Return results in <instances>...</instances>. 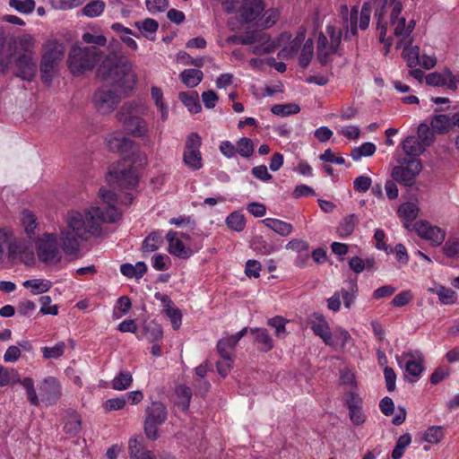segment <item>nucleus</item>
I'll list each match as a JSON object with an SVG mask.
<instances>
[{
  "instance_id": "nucleus-58",
  "label": "nucleus",
  "mask_w": 459,
  "mask_h": 459,
  "mask_svg": "<svg viewBox=\"0 0 459 459\" xmlns=\"http://www.w3.org/2000/svg\"><path fill=\"white\" fill-rule=\"evenodd\" d=\"M314 55V44L311 39H308L303 46L299 56V64L302 67H307Z\"/></svg>"
},
{
  "instance_id": "nucleus-11",
  "label": "nucleus",
  "mask_w": 459,
  "mask_h": 459,
  "mask_svg": "<svg viewBox=\"0 0 459 459\" xmlns=\"http://www.w3.org/2000/svg\"><path fill=\"white\" fill-rule=\"evenodd\" d=\"M403 8L402 2L394 1L390 12V23L394 29V34L396 38L400 39L396 46L397 48H402L403 41H408L411 39V35L415 28V22L413 20L407 22L405 17L401 16Z\"/></svg>"
},
{
  "instance_id": "nucleus-6",
  "label": "nucleus",
  "mask_w": 459,
  "mask_h": 459,
  "mask_svg": "<svg viewBox=\"0 0 459 459\" xmlns=\"http://www.w3.org/2000/svg\"><path fill=\"white\" fill-rule=\"evenodd\" d=\"M4 259L14 262L18 259L33 260V252L29 248L26 241L19 238L14 230L9 227H0V263Z\"/></svg>"
},
{
  "instance_id": "nucleus-53",
  "label": "nucleus",
  "mask_w": 459,
  "mask_h": 459,
  "mask_svg": "<svg viewBox=\"0 0 459 459\" xmlns=\"http://www.w3.org/2000/svg\"><path fill=\"white\" fill-rule=\"evenodd\" d=\"M82 43L91 44L94 47H103L107 44V38L95 31H87L82 35Z\"/></svg>"
},
{
  "instance_id": "nucleus-12",
  "label": "nucleus",
  "mask_w": 459,
  "mask_h": 459,
  "mask_svg": "<svg viewBox=\"0 0 459 459\" xmlns=\"http://www.w3.org/2000/svg\"><path fill=\"white\" fill-rule=\"evenodd\" d=\"M399 162L400 165L392 170V178L404 186H413L422 170L421 161L419 159H403Z\"/></svg>"
},
{
  "instance_id": "nucleus-64",
  "label": "nucleus",
  "mask_w": 459,
  "mask_h": 459,
  "mask_svg": "<svg viewBox=\"0 0 459 459\" xmlns=\"http://www.w3.org/2000/svg\"><path fill=\"white\" fill-rule=\"evenodd\" d=\"M443 252L450 258L459 256V239L449 238L443 247Z\"/></svg>"
},
{
  "instance_id": "nucleus-5",
  "label": "nucleus",
  "mask_w": 459,
  "mask_h": 459,
  "mask_svg": "<svg viewBox=\"0 0 459 459\" xmlns=\"http://www.w3.org/2000/svg\"><path fill=\"white\" fill-rule=\"evenodd\" d=\"M103 58V52L97 47L75 42L69 50L67 65L73 75H82L91 71Z\"/></svg>"
},
{
  "instance_id": "nucleus-62",
  "label": "nucleus",
  "mask_w": 459,
  "mask_h": 459,
  "mask_svg": "<svg viewBox=\"0 0 459 459\" xmlns=\"http://www.w3.org/2000/svg\"><path fill=\"white\" fill-rule=\"evenodd\" d=\"M52 299L50 296H41L39 298L40 313L43 315L56 316L58 314L57 305H51Z\"/></svg>"
},
{
  "instance_id": "nucleus-35",
  "label": "nucleus",
  "mask_w": 459,
  "mask_h": 459,
  "mask_svg": "<svg viewBox=\"0 0 459 459\" xmlns=\"http://www.w3.org/2000/svg\"><path fill=\"white\" fill-rule=\"evenodd\" d=\"M151 96L154 104L160 113V119L165 122L169 118V107L164 101L162 90L157 86H152L151 89Z\"/></svg>"
},
{
  "instance_id": "nucleus-57",
  "label": "nucleus",
  "mask_w": 459,
  "mask_h": 459,
  "mask_svg": "<svg viewBox=\"0 0 459 459\" xmlns=\"http://www.w3.org/2000/svg\"><path fill=\"white\" fill-rule=\"evenodd\" d=\"M286 323L287 320L282 316H274L270 318L267 324L275 329V335L277 338L282 339L286 336Z\"/></svg>"
},
{
  "instance_id": "nucleus-56",
  "label": "nucleus",
  "mask_w": 459,
  "mask_h": 459,
  "mask_svg": "<svg viewBox=\"0 0 459 459\" xmlns=\"http://www.w3.org/2000/svg\"><path fill=\"white\" fill-rule=\"evenodd\" d=\"M450 122L449 116L437 115L432 118L430 125L435 131L443 134L450 130Z\"/></svg>"
},
{
  "instance_id": "nucleus-10",
  "label": "nucleus",
  "mask_w": 459,
  "mask_h": 459,
  "mask_svg": "<svg viewBox=\"0 0 459 459\" xmlns=\"http://www.w3.org/2000/svg\"><path fill=\"white\" fill-rule=\"evenodd\" d=\"M168 418L166 406L158 401L152 402L145 409L144 433L149 439L155 440L159 437V426Z\"/></svg>"
},
{
  "instance_id": "nucleus-7",
  "label": "nucleus",
  "mask_w": 459,
  "mask_h": 459,
  "mask_svg": "<svg viewBox=\"0 0 459 459\" xmlns=\"http://www.w3.org/2000/svg\"><path fill=\"white\" fill-rule=\"evenodd\" d=\"M131 165L129 168L118 169L116 166H112L108 174V183L115 187L120 186L123 188H134L138 184V175L136 169L143 167L147 164V157L145 154L140 152H132Z\"/></svg>"
},
{
  "instance_id": "nucleus-22",
  "label": "nucleus",
  "mask_w": 459,
  "mask_h": 459,
  "mask_svg": "<svg viewBox=\"0 0 459 459\" xmlns=\"http://www.w3.org/2000/svg\"><path fill=\"white\" fill-rule=\"evenodd\" d=\"M264 10L263 0H245L241 4L238 13L241 21L244 22H257L260 14Z\"/></svg>"
},
{
  "instance_id": "nucleus-18",
  "label": "nucleus",
  "mask_w": 459,
  "mask_h": 459,
  "mask_svg": "<svg viewBox=\"0 0 459 459\" xmlns=\"http://www.w3.org/2000/svg\"><path fill=\"white\" fill-rule=\"evenodd\" d=\"M182 238H188V236L172 230H169L166 234L168 251L180 259H187L193 255V250L183 243Z\"/></svg>"
},
{
  "instance_id": "nucleus-36",
  "label": "nucleus",
  "mask_w": 459,
  "mask_h": 459,
  "mask_svg": "<svg viewBox=\"0 0 459 459\" xmlns=\"http://www.w3.org/2000/svg\"><path fill=\"white\" fill-rule=\"evenodd\" d=\"M376 261L373 257H367L366 259H363L359 256H353L349 260V266L351 270L357 274L362 273L365 270H373Z\"/></svg>"
},
{
  "instance_id": "nucleus-61",
  "label": "nucleus",
  "mask_w": 459,
  "mask_h": 459,
  "mask_svg": "<svg viewBox=\"0 0 459 459\" xmlns=\"http://www.w3.org/2000/svg\"><path fill=\"white\" fill-rule=\"evenodd\" d=\"M418 140L427 148L434 141L433 133L426 124H420L418 126Z\"/></svg>"
},
{
  "instance_id": "nucleus-23",
  "label": "nucleus",
  "mask_w": 459,
  "mask_h": 459,
  "mask_svg": "<svg viewBox=\"0 0 459 459\" xmlns=\"http://www.w3.org/2000/svg\"><path fill=\"white\" fill-rule=\"evenodd\" d=\"M107 146L110 152H118L122 155L128 152L134 146V142L116 132L108 135Z\"/></svg>"
},
{
  "instance_id": "nucleus-34",
  "label": "nucleus",
  "mask_w": 459,
  "mask_h": 459,
  "mask_svg": "<svg viewBox=\"0 0 459 459\" xmlns=\"http://www.w3.org/2000/svg\"><path fill=\"white\" fill-rule=\"evenodd\" d=\"M22 286L30 290L32 295L46 293L52 287V282L47 279H31L22 282Z\"/></svg>"
},
{
  "instance_id": "nucleus-27",
  "label": "nucleus",
  "mask_w": 459,
  "mask_h": 459,
  "mask_svg": "<svg viewBox=\"0 0 459 459\" xmlns=\"http://www.w3.org/2000/svg\"><path fill=\"white\" fill-rule=\"evenodd\" d=\"M134 26L139 30V37L143 36L150 40H154L155 34L159 28V23L154 19L146 18L144 20L135 22Z\"/></svg>"
},
{
  "instance_id": "nucleus-42",
  "label": "nucleus",
  "mask_w": 459,
  "mask_h": 459,
  "mask_svg": "<svg viewBox=\"0 0 459 459\" xmlns=\"http://www.w3.org/2000/svg\"><path fill=\"white\" fill-rule=\"evenodd\" d=\"M429 291L437 295L439 301L445 305L454 304L457 300V294L455 290L444 286H438L435 290L430 289Z\"/></svg>"
},
{
  "instance_id": "nucleus-26",
  "label": "nucleus",
  "mask_w": 459,
  "mask_h": 459,
  "mask_svg": "<svg viewBox=\"0 0 459 459\" xmlns=\"http://www.w3.org/2000/svg\"><path fill=\"white\" fill-rule=\"evenodd\" d=\"M35 40L30 35H23L14 42V56H35Z\"/></svg>"
},
{
  "instance_id": "nucleus-28",
  "label": "nucleus",
  "mask_w": 459,
  "mask_h": 459,
  "mask_svg": "<svg viewBox=\"0 0 459 459\" xmlns=\"http://www.w3.org/2000/svg\"><path fill=\"white\" fill-rule=\"evenodd\" d=\"M403 57L411 68L416 67L420 64V49L417 46L411 45V39L402 43Z\"/></svg>"
},
{
  "instance_id": "nucleus-29",
  "label": "nucleus",
  "mask_w": 459,
  "mask_h": 459,
  "mask_svg": "<svg viewBox=\"0 0 459 459\" xmlns=\"http://www.w3.org/2000/svg\"><path fill=\"white\" fill-rule=\"evenodd\" d=\"M262 223L268 229L282 237L289 236L293 231V226L290 223L285 222L279 219L265 218L262 221Z\"/></svg>"
},
{
  "instance_id": "nucleus-43",
  "label": "nucleus",
  "mask_w": 459,
  "mask_h": 459,
  "mask_svg": "<svg viewBox=\"0 0 459 459\" xmlns=\"http://www.w3.org/2000/svg\"><path fill=\"white\" fill-rule=\"evenodd\" d=\"M273 49L274 44L269 40L268 35L266 33H261L258 42L252 48V53L255 55H264L273 52Z\"/></svg>"
},
{
  "instance_id": "nucleus-54",
  "label": "nucleus",
  "mask_w": 459,
  "mask_h": 459,
  "mask_svg": "<svg viewBox=\"0 0 459 459\" xmlns=\"http://www.w3.org/2000/svg\"><path fill=\"white\" fill-rule=\"evenodd\" d=\"M65 343L64 342H58L52 347H43L41 349L44 359H58L64 355L65 350Z\"/></svg>"
},
{
  "instance_id": "nucleus-63",
  "label": "nucleus",
  "mask_w": 459,
  "mask_h": 459,
  "mask_svg": "<svg viewBox=\"0 0 459 459\" xmlns=\"http://www.w3.org/2000/svg\"><path fill=\"white\" fill-rule=\"evenodd\" d=\"M351 339V334L344 329H338L333 334V344L332 347H344Z\"/></svg>"
},
{
  "instance_id": "nucleus-48",
  "label": "nucleus",
  "mask_w": 459,
  "mask_h": 459,
  "mask_svg": "<svg viewBox=\"0 0 459 459\" xmlns=\"http://www.w3.org/2000/svg\"><path fill=\"white\" fill-rule=\"evenodd\" d=\"M105 7L106 4L102 0H94L88 3L82 8V13L87 17L95 18L100 16L104 12Z\"/></svg>"
},
{
  "instance_id": "nucleus-32",
  "label": "nucleus",
  "mask_w": 459,
  "mask_h": 459,
  "mask_svg": "<svg viewBox=\"0 0 459 459\" xmlns=\"http://www.w3.org/2000/svg\"><path fill=\"white\" fill-rule=\"evenodd\" d=\"M179 78L187 88H195L202 82L204 73L199 69L187 68L180 73Z\"/></svg>"
},
{
  "instance_id": "nucleus-19",
  "label": "nucleus",
  "mask_w": 459,
  "mask_h": 459,
  "mask_svg": "<svg viewBox=\"0 0 459 459\" xmlns=\"http://www.w3.org/2000/svg\"><path fill=\"white\" fill-rule=\"evenodd\" d=\"M14 74L24 81H32L37 74L35 56H14Z\"/></svg>"
},
{
  "instance_id": "nucleus-45",
  "label": "nucleus",
  "mask_w": 459,
  "mask_h": 459,
  "mask_svg": "<svg viewBox=\"0 0 459 459\" xmlns=\"http://www.w3.org/2000/svg\"><path fill=\"white\" fill-rule=\"evenodd\" d=\"M238 342H233L231 335L221 339L217 343V351L222 359L232 358V351Z\"/></svg>"
},
{
  "instance_id": "nucleus-55",
  "label": "nucleus",
  "mask_w": 459,
  "mask_h": 459,
  "mask_svg": "<svg viewBox=\"0 0 459 459\" xmlns=\"http://www.w3.org/2000/svg\"><path fill=\"white\" fill-rule=\"evenodd\" d=\"M444 436L445 429L443 427L432 426L426 430L424 440L430 444H437L444 438Z\"/></svg>"
},
{
  "instance_id": "nucleus-15",
  "label": "nucleus",
  "mask_w": 459,
  "mask_h": 459,
  "mask_svg": "<svg viewBox=\"0 0 459 459\" xmlns=\"http://www.w3.org/2000/svg\"><path fill=\"white\" fill-rule=\"evenodd\" d=\"M37 253L39 259L44 263H54L60 260L57 238L55 234H44L38 243Z\"/></svg>"
},
{
  "instance_id": "nucleus-44",
  "label": "nucleus",
  "mask_w": 459,
  "mask_h": 459,
  "mask_svg": "<svg viewBox=\"0 0 459 459\" xmlns=\"http://www.w3.org/2000/svg\"><path fill=\"white\" fill-rule=\"evenodd\" d=\"M280 17L278 9L270 8L266 10L264 14L257 20L255 25L262 28H269L276 23Z\"/></svg>"
},
{
  "instance_id": "nucleus-20",
  "label": "nucleus",
  "mask_w": 459,
  "mask_h": 459,
  "mask_svg": "<svg viewBox=\"0 0 459 459\" xmlns=\"http://www.w3.org/2000/svg\"><path fill=\"white\" fill-rule=\"evenodd\" d=\"M425 80L430 86L446 87L454 91L457 89V79L448 68L442 72L430 73L425 76Z\"/></svg>"
},
{
  "instance_id": "nucleus-4",
  "label": "nucleus",
  "mask_w": 459,
  "mask_h": 459,
  "mask_svg": "<svg viewBox=\"0 0 459 459\" xmlns=\"http://www.w3.org/2000/svg\"><path fill=\"white\" fill-rule=\"evenodd\" d=\"M99 74L112 83L125 90H132L136 75L129 62L121 61L116 55H108L99 67Z\"/></svg>"
},
{
  "instance_id": "nucleus-13",
  "label": "nucleus",
  "mask_w": 459,
  "mask_h": 459,
  "mask_svg": "<svg viewBox=\"0 0 459 459\" xmlns=\"http://www.w3.org/2000/svg\"><path fill=\"white\" fill-rule=\"evenodd\" d=\"M201 145L202 138L197 133H191L187 135L183 152V162L192 170H199L203 167Z\"/></svg>"
},
{
  "instance_id": "nucleus-46",
  "label": "nucleus",
  "mask_w": 459,
  "mask_h": 459,
  "mask_svg": "<svg viewBox=\"0 0 459 459\" xmlns=\"http://www.w3.org/2000/svg\"><path fill=\"white\" fill-rule=\"evenodd\" d=\"M133 383L132 375L129 372L122 371L112 380V388L117 391L126 390Z\"/></svg>"
},
{
  "instance_id": "nucleus-1",
  "label": "nucleus",
  "mask_w": 459,
  "mask_h": 459,
  "mask_svg": "<svg viewBox=\"0 0 459 459\" xmlns=\"http://www.w3.org/2000/svg\"><path fill=\"white\" fill-rule=\"evenodd\" d=\"M101 205L91 206L84 211H71L66 217L67 228L61 230V247L66 255H74L80 248L79 240L87 241L102 233L105 222H116L121 212L115 206L116 195L104 188L99 192Z\"/></svg>"
},
{
  "instance_id": "nucleus-14",
  "label": "nucleus",
  "mask_w": 459,
  "mask_h": 459,
  "mask_svg": "<svg viewBox=\"0 0 459 459\" xmlns=\"http://www.w3.org/2000/svg\"><path fill=\"white\" fill-rule=\"evenodd\" d=\"M121 100L120 96L111 89L100 88L92 95V104L100 114L112 113Z\"/></svg>"
},
{
  "instance_id": "nucleus-3",
  "label": "nucleus",
  "mask_w": 459,
  "mask_h": 459,
  "mask_svg": "<svg viewBox=\"0 0 459 459\" xmlns=\"http://www.w3.org/2000/svg\"><path fill=\"white\" fill-rule=\"evenodd\" d=\"M148 108L141 101L132 100L124 103L117 113V120L134 137L142 138L148 135L149 126L143 116Z\"/></svg>"
},
{
  "instance_id": "nucleus-33",
  "label": "nucleus",
  "mask_w": 459,
  "mask_h": 459,
  "mask_svg": "<svg viewBox=\"0 0 459 459\" xmlns=\"http://www.w3.org/2000/svg\"><path fill=\"white\" fill-rule=\"evenodd\" d=\"M21 222L29 238H35L38 235V222L36 216L31 212L24 210L22 212Z\"/></svg>"
},
{
  "instance_id": "nucleus-37",
  "label": "nucleus",
  "mask_w": 459,
  "mask_h": 459,
  "mask_svg": "<svg viewBox=\"0 0 459 459\" xmlns=\"http://www.w3.org/2000/svg\"><path fill=\"white\" fill-rule=\"evenodd\" d=\"M251 333L255 335V341L259 344L261 351H269L273 348V341L266 329L253 328Z\"/></svg>"
},
{
  "instance_id": "nucleus-41",
  "label": "nucleus",
  "mask_w": 459,
  "mask_h": 459,
  "mask_svg": "<svg viewBox=\"0 0 459 459\" xmlns=\"http://www.w3.org/2000/svg\"><path fill=\"white\" fill-rule=\"evenodd\" d=\"M377 147L373 143H364L351 150V157L354 161L361 160L363 157H370L376 152Z\"/></svg>"
},
{
  "instance_id": "nucleus-25",
  "label": "nucleus",
  "mask_w": 459,
  "mask_h": 459,
  "mask_svg": "<svg viewBox=\"0 0 459 459\" xmlns=\"http://www.w3.org/2000/svg\"><path fill=\"white\" fill-rule=\"evenodd\" d=\"M397 213L403 221V226L409 230L411 222L413 221L419 214V207L415 203H403L399 206Z\"/></svg>"
},
{
  "instance_id": "nucleus-52",
  "label": "nucleus",
  "mask_w": 459,
  "mask_h": 459,
  "mask_svg": "<svg viewBox=\"0 0 459 459\" xmlns=\"http://www.w3.org/2000/svg\"><path fill=\"white\" fill-rule=\"evenodd\" d=\"M356 225V217L354 214H351L347 217H345L341 222L337 229V232L340 237L346 238L350 236Z\"/></svg>"
},
{
  "instance_id": "nucleus-49",
  "label": "nucleus",
  "mask_w": 459,
  "mask_h": 459,
  "mask_svg": "<svg viewBox=\"0 0 459 459\" xmlns=\"http://www.w3.org/2000/svg\"><path fill=\"white\" fill-rule=\"evenodd\" d=\"M162 244V237L159 232H152L143 242V252L151 253L157 250Z\"/></svg>"
},
{
  "instance_id": "nucleus-39",
  "label": "nucleus",
  "mask_w": 459,
  "mask_h": 459,
  "mask_svg": "<svg viewBox=\"0 0 459 459\" xmlns=\"http://www.w3.org/2000/svg\"><path fill=\"white\" fill-rule=\"evenodd\" d=\"M179 100L191 113L196 114L202 109L201 104L199 102V97L196 92H180Z\"/></svg>"
},
{
  "instance_id": "nucleus-51",
  "label": "nucleus",
  "mask_w": 459,
  "mask_h": 459,
  "mask_svg": "<svg viewBox=\"0 0 459 459\" xmlns=\"http://www.w3.org/2000/svg\"><path fill=\"white\" fill-rule=\"evenodd\" d=\"M9 6L22 13H31L36 6L34 0H9Z\"/></svg>"
},
{
  "instance_id": "nucleus-9",
  "label": "nucleus",
  "mask_w": 459,
  "mask_h": 459,
  "mask_svg": "<svg viewBox=\"0 0 459 459\" xmlns=\"http://www.w3.org/2000/svg\"><path fill=\"white\" fill-rule=\"evenodd\" d=\"M342 29L338 22L328 23L325 33L320 32L317 39L316 55L321 65H326L331 56L339 50Z\"/></svg>"
},
{
  "instance_id": "nucleus-17",
  "label": "nucleus",
  "mask_w": 459,
  "mask_h": 459,
  "mask_svg": "<svg viewBox=\"0 0 459 459\" xmlns=\"http://www.w3.org/2000/svg\"><path fill=\"white\" fill-rule=\"evenodd\" d=\"M396 360L399 366L404 368L405 372L413 377H419L423 371V359L418 351L403 352L396 357Z\"/></svg>"
},
{
  "instance_id": "nucleus-16",
  "label": "nucleus",
  "mask_w": 459,
  "mask_h": 459,
  "mask_svg": "<svg viewBox=\"0 0 459 459\" xmlns=\"http://www.w3.org/2000/svg\"><path fill=\"white\" fill-rule=\"evenodd\" d=\"M414 230L420 238L429 241L434 247H439L446 239L445 229L432 225L427 221H419L414 224Z\"/></svg>"
},
{
  "instance_id": "nucleus-24",
  "label": "nucleus",
  "mask_w": 459,
  "mask_h": 459,
  "mask_svg": "<svg viewBox=\"0 0 459 459\" xmlns=\"http://www.w3.org/2000/svg\"><path fill=\"white\" fill-rule=\"evenodd\" d=\"M401 146L404 153L409 156L410 159H417V157L420 156L426 150L424 144L415 136L406 137L402 142Z\"/></svg>"
},
{
  "instance_id": "nucleus-60",
  "label": "nucleus",
  "mask_w": 459,
  "mask_h": 459,
  "mask_svg": "<svg viewBox=\"0 0 459 459\" xmlns=\"http://www.w3.org/2000/svg\"><path fill=\"white\" fill-rule=\"evenodd\" d=\"M82 428V421L80 416L76 413H73L68 421L65 424L64 429L65 433L74 436L78 434Z\"/></svg>"
},
{
  "instance_id": "nucleus-38",
  "label": "nucleus",
  "mask_w": 459,
  "mask_h": 459,
  "mask_svg": "<svg viewBox=\"0 0 459 459\" xmlns=\"http://www.w3.org/2000/svg\"><path fill=\"white\" fill-rule=\"evenodd\" d=\"M176 404L182 411H187L190 405L192 391L188 386L179 385L176 387Z\"/></svg>"
},
{
  "instance_id": "nucleus-59",
  "label": "nucleus",
  "mask_w": 459,
  "mask_h": 459,
  "mask_svg": "<svg viewBox=\"0 0 459 459\" xmlns=\"http://www.w3.org/2000/svg\"><path fill=\"white\" fill-rule=\"evenodd\" d=\"M344 404L348 410L363 407V399L355 391H349L343 396Z\"/></svg>"
},
{
  "instance_id": "nucleus-50",
  "label": "nucleus",
  "mask_w": 459,
  "mask_h": 459,
  "mask_svg": "<svg viewBox=\"0 0 459 459\" xmlns=\"http://www.w3.org/2000/svg\"><path fill=\"white\" fill-rule=\"evenodd\" d=\"M271 111L276 116L286 117L299 113L300 108L295 103L277 104L272 107Z\"/></svg>"
},
{
  "instance_id": "nucleus-21",
  "label": "nucleus",
  "mask_w": 459,
  "mask_h": 459,
  "mask_svg": "<svg viewBox=\"0 0 459 459\" xmlns=\"http://www.w3.org/2000/svg\"><path fill=\"white\" fill-rule=\"evenodd\" d=\"M308 324L313 333L319 336L326 345L333 344L329 324L323 315L318 313L313 314Z\"/></svg>"
},
{
  "instance_id": "nucleus-31",
  "label": "nucleus",
  "mask_w": 459,
  "mask_h": 459,
  "mask_svg": "<svg viewBox=\"0 0 459 459\" xmlns=\"http://www.w3.org/2000/svg\"><path fill=\"white\" fill-rule=\"evenodd\" d=\"M121 273L128 279H141L147 272L144 262H137L135 264L125 263L120 266Z\"/></svg>"
},
{
  "instance_id": "nucleus-2",
  "label": "nucleus",
  "mask_w": 459,
  "mask_h": 459,
  "mask_svg": "<svg viewBox=\"0 0 459 459\" xmlns=\"http://www.w3.org/2000/svg\"><path fill=\"white\" fill-rule=\"evenodd\" d=\"M387 5V0H367L361 8L359 17L358 6H353L351 9L347 5H342L340 14L342 18V29L345 30L344 38L351 39L355 36L358 28L364 30H366L370 22V14L372 9L375 10V17L377 19V30H379V40L384 44L385 52L386 56L393 44L392 38L386 37L385 27L380 28L381 18L384 14V9Z\"/></svg>"
},
{
  "instance_id": "nucleus-30",
  "label": "nucleus",
  "mask_w": 459,
  "mask_h": 459,
  "mask_svg": "<svg viewBox=\"0 0 459 459\" xmlns=\"http://www.w3.org/2000/svg\"><path fill=\"white\" fill-rule=\"evenodd\" d=\"M39 390L48 399H56L61 394L60 383L54 377H46L40 385Z\"/></svg>"
},
{
  "instance_id": "nucleus-8",
  "label": "nucleus",
  "mask_w": 459,
  "mask_h": 459,
  "mask_svg": "<svg viewBox=\"0 0 459 459\" xmlns=\"http://www.w3.org/2000/svg\"><path fill=\"white\" fill-rule=\"evenodd\" d=\"M65 51L64 44L56 39L48 40L45 44L39 65L40 78L43 83L51 84L57 73L58 65L64 58Z\"/></svg>"
},
{
  "instance_id": "nucleus-47",
  "label": "nucleus",
  "mask_w": 459,
  "mask_h": 459,
  "mask_svg": "<svg viewBox=\"0 0 459 459\" xmlns=\"http://www.w3.org/2000/svg\"><path fill=\"white\" fill-rule=\"evenodd\" d=\"M237 154L243 158H250L255 152V145L253 141L247 137L240 138L236 143Z\"/></svg>"
},
{
  "instance_id": "nucleus-40",
  "label": "nucleus",
  "mask_w": 459,
  "mask_h": 459,
  "mask_svg": "<svg viewBox=\"0 0 459 459\" xmlns=\"http://www.w3.org/2000/svg\"><path fill=\"white\" fill-rule=\"evenodd\" d=\"M225 222L229 229L237 232H241L246 226L245 216L239 211H235L231 212L226 218Z\"/></svg>"
}]
</instances>
